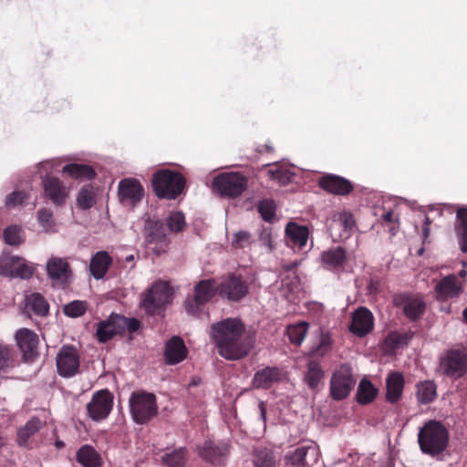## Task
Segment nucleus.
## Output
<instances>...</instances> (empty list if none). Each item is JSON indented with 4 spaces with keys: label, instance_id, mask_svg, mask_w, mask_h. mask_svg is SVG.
<instances>
[{
    "label": "nucleus",
    "instance_id": "4",
    "mask_svg": "<svg viewBox=\"0 0 467 467\" xmlns=\"http://www.w3.org/2000/svg\"><path fill=\"white\" fill-rule=\"evenodd\" d=\"M247 178L239 172H223L213 178L212 191L220 197L236 199L247 189Z\"/></svg>",
    "mask_w": 467,
    "mask_h": 467
},
{
    "label": "nucleus",
    "instance_id": "54",
    "mask_svg": "<svg viewBox=\"0 0 467 467\" xmlns=\"http://www.w3.org/2000/svg\"><path fill=\"white\" fill-rule=\"evenodd\" d=\"M258 241L268 252H272L274 249L272 229L269 227L263 228L259 234Z\"/></svg>",
    "mask_w": 467,
    "mask_h": 467
},
{
    "label": "nucleus",
    "instance_id": "19",
    "mask_svg": "<svg viewBox=\"0 0 467 467\" xmlns=\"http://www.w3.org/2000/svg\"><path fill=\"white\" fill-rule=\"evenodd\" d=\"M124 317L111 314L106 320L100 321L97 326L96 336L100 343H106L115 335L122 333Z\"/></svg>",
    "mask_w": 467,
    "mask_h": 467
},
{
    "label": "nucleus",
    "instance_id": "29",
    "mask_svg": "<svg viewBox=\"0 0 467 467\" xmlns=\"http://www.w3.org/2000/svg\"><path fill=\"white\" fill-rule=\"evenodd\" d=\"M387 393L386 399L388 401L394 403L398 401L402 394L404 388V379L399 372H394L389 375L387 379Z\"/></svg>",
    "mask_w": 467,
    "mask_h": 467
},
{
    "label": "nucleus",
    "instance_id": "12",
    "mask_svg": "<svg viewBox=\"0 0 467 467\" xmlns=\"http://www.w3.org/2000/svg\"><path fill=\"white\" fill-rule=\"evenodd\" d=\"M171 296L169 284L162 281L157 282L148 290L142 306L148 313L154 314L169 302Z\"/></svg>",
    "mask_w": 467,
    "mask_h": 467
},
{
    "label": "nucleus",
    "instance_id": "40",
    "mask_svg": "<svg viewBox=\"0 0 467 467\" xmlns=\"http://www.w3.org/2000/svg\"><path fill=\"white\" fill-rule=\"evenodd\" d=\"M436 385L432 381H423L417 385V399L420 403L428 404L436 398Z\"/></svg>",
    "mask_w": 467,
    "mask_h": 467
},
{
    "label": "nucleus",
    "instance_id": "11",
    "mask_svg": "<svg viewBox=\"0 0 467 467\" xmlns=\"http://www.w3.org/2000/svg\"><path fill=\"white\" fill-rule=\"evenodd\" d=\"M248 292V284L240 275L234 274L228 275L218 285L219 296L234 302L240 301Z\"/></svg>",
    "mask_w": 467,
    "mask_h": 467
},
{
    "label": "nucleus",
    "instance_id": "50",
    "mask_svg": "<svg viewBox=\"0 0 467 467\" xmlns=\"http://www.w3.org/2000/svg\"><path fill=\"white\" fill-rule=\"evenodd\" d=\"M53 213L47 208H42L37 212V221L45 232H49L54 227Z\"/></svg>",
    "mask_w": 467,
    "mask_h": 467
},
{
    "label": "nucleus",
    "instance_id": "51",
    "mask_svg": "<svg viewBox=\"0 0 467 467\" xmlns=\"http://www.w3.org/2000/svg\"><path fill=\"white\" fill-rule=\"evenodd\" d=\"M252 244V234L247 231H238L234 234L232 245L234 248H245Z\"/></svg>",
    "mask_w": 467,
    "mask_h": 467
},
{
    "label": "nucleus",
    "instance_id": "17",
    "mask_svg": "<svg viewBox=\"0 0 467 467\" xmlns=\"http://www.w3.org/2000/svg\"><path fill=\"white\" fill-rule=\"evenodd\" d=\"M47 274L54 284L65 285L72 276V270L66 258L51 256L47 262Z\"/></svg>",
    "mask_w": 467,
    "mask_h": 467
},
{
    "label": "nucleus",
    "instance_id": "16",
    "mask_svg": "<svg viewBox=\"0 0 467 467\" xmlns=\"http://www.w3.org/2000/svg\"><path fill=\"white\" fill-rule=\"evenodd\" d=\"M44 198L48 199L56 206H63L69 195V188L58 178L45 176L42 178Z\"/></svg>",
    "mask_w": 467,
    "mask_h": 467
},
{
    "label": "nucleus",
    "instance_id": "44",
    "mask_svg": "<svg viewBox=\"0 0 467 467\" xmlns=\"http://www.w3.org/2000/svg\"><path fill=\"white\" fill-rule=\"evenodd\" d=\"M88 309V302L84 300H74L65 305L63 312L69 317H79L83 316Z\"/></svg>",
    "mask_w": 467,
    "mask_h": 467
},
{
    "label": "nucleus",
    "instance_id": "64",
    "mask_svg": "<svg viewBox=\"0 0 467 467\" xmlns=\"http://www.w3.org/2000/svg\"><path fill=\"white\" fill-rule=\"evenodd\" d=\"M459 275L461 277H464L466 275V270L462 269L459 272Z\"/></svg>",
    "mask_w": 467,
    "mask_h": 467
},
{
    "label": "nucleus",
    "instance_id": "61",
    "mask_svg": "<svg viewBox=\"0 0 467 467\" xmlns=\"http://www.w3.org/2000/svg\"><path fill=\"white\" fill-rule=\"evenodd\" d=\"M134 259H135L134 254H129V255L125 256L123 261L125 263H133Z\"/></svg>",
    "mask_w": 467,
    "mask_h": 467
},
{
    "label": "nucleus",
    "instance_id": "47",
    "mask_svg": "<svg viewBox=\"0 0 467 467\" xmlns=\"http://www.w3.org/2000/svg\"><path fill=\"white\" fill-rule=\"evenodd\" d=\"M94 193L92 189L85 187L80 190L77 198V204L83 210L89 209L94 204Z\"/></svg>",
    "mask_w": 467,
    "mask_h": 467
},
{
    "label": "nucleus",
    "instance_id": "14",
    "mask_svg": "<svg viewBox=\"0 0 467 467\" xmlns=\"http://www.w3.org/2000/svg\"><path fill=\"white\" fill-rule=\"evenodd\" d=\"M319 459V451L316 444L307 443L301 445L285 455L286 464L302 465L312 467L316 465Z\"/></svg>",
    "mask_w": 467,
    "mask_h": 467
},
{
    "label": "nucleus",
    "instance_id": "3",
    "mask_svg": "<svg viewBox=\"0 0 467 467\" xmlns=\"http://www.w3.org/2000/svg\"><path fill=\"white\" fill-rule=\"evenodd\" d=\"M130 411L137 424H145L158 414L156 396L146 391L132 392L129 399Z\"/></svg>",
    "mask_w": 467,
    "mask_h": 467
},
{
    "label": "nucleus",
    "instance_id": "49",
    "mask_svg": "<svg viewBox=\"0 0 467 467\" xmlns=\"http://www.w3.org/2000/svg\"><path fill=\"white\" fill-rule=\"evenodd\" d=\"M258 212L265 222H272L275 216V205L271 200H263L258 204Z\"/></svg>",
    "mask_w": 467,
    "mask_h": 467
},
{
    "label": "nucleus",
    "instance_id": "31",
    "mask_svg": "<svg viewBox=\"0 0 467 467\" xmlns=\"http://www.w3.org/2000/svg\"><path fill=\"white\" fill-rule=\"evenodd\" d=\"M346 251L342 247L328 249L322 253L321 261L327 269H335L342 267L346 262Z\"/></svg>",
    "mask_w": 467,
    "mask_h": 467
},
{
    "label": "nucleus",
    "instance_id": "39",
    "mask_svg": "<svg viewBox=\"0 0 467 467\" xmlns=\"http://www.w3.org/2000/svg\"><path fill=\"white\" fill-rule=\"evenodd\" d=\"M187 451L181 447L162 456V462L168 467H184L187 461Z\"/></svg>",
    "mask_w": 467,
    "mask_h": 467
},
{
    "label": "nucleus",
    "instance_id": "1",
    "mask_svg": "<svg viewBox=\"0 0 467 467\" xmlns=\"http://www.w3.org/2000/svg\"><path fill=\"white\" fill-rule=\"evenodd\" d=\"M243 332L244 326L237 319L228 318L212 326V336L222 357L237 360L249 353L252 345Z\"/></svg>",
    "mask_w": 467,
    "mask_h": 467
},
{
    "label": "nucleus",
    "instance_id": "20",
    "mask_svg": "<svg viewBox=\"0 0 467 467\" xmlns=\"http://www.w3.org/2000/svg\"><path fill=\"white\" fill-rule=\"evenodd\" d=\"M373 328V315L365 308L359 307L352 315V322L349 326L351 333L358 337H364Z\"/></svg>",
    "mask_w": 467,
    "mask_h": 467
},
{
    "label": "nucleus",
    "instance_id": "26",
    "mask_svg": "<svg viewBox=\"0 0 467 467\" xmlns=\"http://www.w3.org/2000/svg\"><path fill=\"white\" fill-rule=\"evenodd\" d=\"M229 445L226 442L214 443L207 441L203 443L200 454L201 456L213 463H220L227 456Z\"/></svg>",
    "mask_w": 467,
    "mask_h": 467
},
{
    "label": "nucleus",
    "instance_id": "55",
    "mask_svg": "<svg viewBox=\"0 0 467 467\" xmlns=\"http://www.w3.org/2000/svg\"><path fill=\"white\" fill-rule=\"evenodd\" d=\"M27 199L25 192H14L10 193L5 200V205L8 208L22 204Z\"/></svg>",
    "mask_w": 467,
    "mask_h": 467
},
{
    "label": "nucleus",
    "instance_id": "18",
    "mask_svg": "<svg viewBox=\"0 0 467 467\" xmlns=\"http://www.w3.org/2000/svg\"><path fill=\"white\" fill-rule=\"evenodd\" d=\"M143 194V187L134 178H126L119 182V198L122 203L134 206L141 200Z\"/></svg>",
    "mask_w": 467,
    "mask_h": 467
},
{
    "label": "nucleus",
    "instance_id": "10",
    "mask_svg": "<svg viewBox=\"0 0 467 467\" xmlns=\"http://www.w3.org/2000/svg\"><path fill=\"white\" fill-rule=\"evenodd\" d=\"M34 266L23 257L3 254L0 257V275L8 277L28 279L34 273Z\"/></svg>",
    "mask_w": 467,
    "mask_h": 467
},
{
    "label": "nucleus",
    "instance_id": "9",
    "mask_svg": "<svg viewBox=\"0 0 467 467\" xmlns=\"http://www.w3.org/2000/svg\"><path fill=\"white\" fill-rule=\"evenodd\" d=\"M144 237L147 248L155 254L161 255L168 252L171 241L161 221H147Z\"/></svg>",
    "mask_w": 467,
    "mask_h": 467
},
{
    "label": "nucleus",
    "instance_id": "5",
    "mask_svg": "<svg viewBox=\"0 0 467 467\" xmlns=\"http://www.w3.org/2000/svg\"><path fill=\"white\" fill-rule=\"evenodd\" d=\"M184 179L179 173L169 170L157 171L151 183L156 195L160 198L174 200L183 190Z\"/></svg>",
    "mask_w": 467,
    "mask_h": 467
},
{
    "label": "nucleus",
    "instance_id": "15",
    "mask_svg": "<svg viewBox=\"0 0 467 467\" xmlns=\"http://www.w3.org/2000/svg\"><path fill=\"white\" fill-rule=\"evenodd\" d=\"M57 368L64 378L73 377L79 368V356L76 348L63 346L57 355Z\"/></svg>",
    "mask_w": 467,
    "mask_h": 467
},
{
    "label": "nucleus",
    "instance_id": "13",
    "mask_svg": "<svg viewBox=\"0 0 467 467\" xmlns=\"http://www.w3.org/2000/svg\"><path fill=\"white\" fill-rule=\"evenodd\" d=\"M113 407V396L108 389H102L93 394L87 405L89 417L99 421L106 419Z\"/></svg>",
    "mask_w": 467,
    "mask_h": 467
},
{
    "label": "nucleus",
    "instance_id": "45",
    "mask_svg": "<svg viewBox=\"0 0 467 467\" xmlns=\"http://www.w3.org/2000/svg\"><path fill=\"white\" fill-rule=\"evenodd\" d=\"M15 365L14 355L9 346L0 343V373L6 372Z\"/></svg>",
    "mask_w": 467,
    "mask_h": 467
},
{
    "label": "nucleus",
    "instance_id": "25",
    "mask_svg": "<svg viewBox=\"0 0 467 467\" xmlns=\"http://www.w3.org/2000/svg\"><path fill=\"white\" fill-rule=\"evenodd\" d=\"M285 233L289 245L297 247L298 249H302L306 246L309 237V229L307 226L289 222L285 226Z\"/></svg>",
    "mask_w": 467,
    "mask_h": 467
},
{
    "label": "nucleus",
    "instance_id": "56",
    "mask_svg": "<svg viewBox=\"0 0 467 467\" xmlns=\"http://www.w3.org/2000/svg\"><path fill=\"white\" fill-rule=\"evenodd\" d=\"M124 325L122 326V332L127 328L130 332H135L140 327V322L136 318H126L124 317Z\"/></svg>",
    "mask_w": 467,
    "mask_h": 467
},
{
    "label": "nucleus",
    "instance_id": "59",
    "mask_svg": "<svg viewBox=\"0 0 467 467\" xmlns=\"http://www.w3.org/2000/svg\"><path fill=\"white\" fill-rule=\"evenodd\" d=\"M382 218H383L384 221H387V222H389V223L396 221L394 213L391 211H389V212L385 213L382 215Z\"/></svg>",
    "mask_w": 467,
    "mask_h": 467
},
{
    "label": "nucleus",
    "instance_id": "60",
    "mask_svg": "<svg viewBox=\"0 0 467 467\" xmlns=\"http://www.w3.org/2000/svg\"><path fill=\"white\" fill-rule=\"evenodd\" d=\"M299 264L297 262H294V263H291V264H285L283 265V268L286 271H290L294 268H296Z\"/></svg>",
    "mask_w": 467,
    "mask_h": 467
},
{
    "label": "nucleus",
    "instance_id": "8",
    "mask_svg": "<svg viewBox=\"0 0 467 467\" xmlns=\"http://www.w3.org/2000/svg\"><path fill=\"white\" fill-rule=\"evenodd\" d=\"M218 293V285L213 279L202 280L194 287L192 296H188L184 302L185 310L192 316H196L201 308Z\"/></svg>",
    "mask_w": 467,
    "mask_h": 467
},
{
    "label": "nucleus",
    "instance_id": "42",
    "mask_svg": "<svg viewBox=\"0 0 467 467\" xmlns=\"http://www.w3.org/2000/svg\"><path fill=\"white\" fill-rule=\"evenodd\" d=\"M412 338V333L391 332L385 338L384 344L389 349H396L406 346Z\"/></svg>",
    "mask_w": 467,
    "mask_h": 467
},
{
    "label": "nucleus",
    "instance_id": "30",
    "mask_svg": "<svg viewBox=\"0 0 467 467\" xmlns=\"http://www.w3.org/2000/svg\"><path fill=\"white\" fill-rule=\"evenodd\" d=\"M76 458L83 467H99L102 464L100 454L90 445L80 447Z\"/></svg>",
    "mask_w": 467,
    "mask_h": 467
},
{
    "label": "nucleus",
    "instance_id": "23",
    "mask_svg": "<svg viewBox=\"0 0 467 467\" xmlns=\"http://www.w3.org/2000/svg\"><path fill=\"white\" fill-rule=\"evenodd\" d=\"M434 292L438 300H446L458 296L462 292V287L454 275H449L437 282Z\"/></svg>",
    "mask_w": 467,
    "mask_h": 467
},
{
    "label": "nucleus",
    "instance_id": "33",
    "mask_svg": "<svg viewBox=\"0 0 467 467\" xmlns=\"http://www.w3.org/2000/svg\"><path fill=\"white\" fill-rule=\"evenodd\" d=\"M62 171L75 180H91L96 176L94 169L86 164H67L63 167Z\"/></svg>",
    "mask_w": 467,
    "mask_h": 467
},
{
    "label": "nucleus",
    "instance_id": "43",
    "mask_svg": "<svg viewBox=\"0 0 467 467\" xmlns=\"http://www.w3.org/2000/svg\"><path fill=\"white\" fill-rule=\"evenodd\" d=\"M307 329L308 325L306 322H300L296 325L288 326L286 333L290 342L297 346L301 345L306 336Z\"/></svg>",
    "mask_w": 467,
    "mask_h": 467
},
{
    "label": "nucleus",
    "instance_id": "22",
    "mask_svg": "<svg viewBox=\"0 0 467 467\" xmlns=\"http://www.w3.org/2000/svg\"><path fill=\"white\" fill-rule=\"evenodd\" d=\"M16 339L26 359H30L36 355L38 337L32 330L27 328L17 330Z\"/></svg>",
    "mask_w": 467,
    "mask_h": 467
},
{
    "label": "nucleus",
    "instance_id": "58",
    "mask_svg": "<svg viewBox=\"0 0 467 467\" xmlns=\"http://www.w3.org/2000/svg\"><path fill=\"white\" fill-rule=\"evenodd\" d=\"M258 408H259V410H260V417H261V419L263 420V421H265L266 407H265V402H263V401L259 402Z\"/></svg>",
    "mask_w": 467,
    "mask_h": 467
},
{
    "label": "nucleus",
    "instance_id": "28",
    "mask_svg": "<svg viewBox=\"0 0 467 467\" xmlns=\"http://www.w3.org/2000/svg\"><path fill=\"white\" fill-rule=\"evenodd\" d=\"M111 257L106 251L97 252L90 260L89 269L92 276L97 279H102L111 265Z\"/></svg>",
    "mask_w": 467,
    "mask_h": 467
},
{
    "label": "nucleus",
    "instance_id": "7",
    "mask_svg": "<svg viewBox=\"0 0 467 467\" xmlns=\"http://www.w3.org/2000/svg\"><path fill=\"white\" fill-rule=\"evenodd\" d=\"M438 371L457 379L467 373V353L465 350L451 349L440 359Z\"/></svg>",
    "mask_w": 467,
    "mask_h": 467
},
{
    "label": "nucleus",
    "instance_id": "46",
    "mask_svg": "<svg viewBox=\"0 0 467 467\" xmlns=\"http://www.w3.org/2000/svg\"><path fill=\"white\" fill-rule=\"evenodd\" d=\"M254 465V467H275V461L272 451L267 449L256 451Z\"/></svg>",
    "mask_w": 467,
    "mask_h": 467
},
{
    "label": "nucleus",
    "instance_id": "38",
    "mask_svg": "<svg viewBox=\"0 0 467 467\" xmlns=\"http://www.w3.org/2000/svg\"><path fill=\"white\" fill-rule=\"evenodd\" d=\"M4 242L10 246H19L25 242V231L20 225L12 224L3 232Z\"/></svg>",
    "mask_w": 467,
    "mask_h": 467
},
{
    "label": "nucleus",
    "instance_id": "35",
    "mask_svg": "<svg viewBox=\"0 0 467 467\" xmlns=\"http://www.w3.org/2000/svg\"><path fill=\"white\" fill-rule=\"evenodd\" d=\"M402 304L404 314L411 320L420 317L425 310V304L419 297L408 296L403 299Z\"/></svg>",
    "mask_w": 467,
    "mask_h": 467
},
{
    "label": "nucleus",
    "instance_id": "37",
    "mask_svg": "<svg viewBox=\"0 0 467 467\" xmlns=\"http://www.w3.org/2000/svg\"><path fill=\"white\" fill-rule=\"evenodd\" d=\"M323 377L324 371L319 362L316 360H310L307 363L306 371L304 377L305 382L307 384V386L312 389H316Z\"/></svg>",
    "mask_w": 467,
    "mask_h": 467
},
{
    "label": "nucleus",
    "instance_id": "36",
    "mask_svg": "<svg viewBox=\"0 0 467 467\" xmlns=\"http://www.w3.org/2000/svg\"><path fill=\"white\" fill-rule=\"evenodd\" d=\"M377 395L378 389L369 380L362 379L357 389V401L359 404H368Z\"/></svg>",
    "mask_w": 467,
    "mask_h": 467
},
{
    "label": "nucleus",
    "instance_id": "53",
    "mask_svg": "<svg viewBox=\"0 0 467 467\" xmlns=\"http://www.w3.org/2000/svg\"><path fill=\"white\" fill-rule=\"evenodd\" d=\"M267 175L272 180L277 181L280 183H286V182L290 180L291 173L287 170L276 167L275 169H269Z\"/></svg>",
    "mask_w": 467,
    "mask_h": 467
},
{
    "label": "nucleus",
    "instance_id": "34",
    "mask_svg": "<svg viewBox=\"0 0 467 467\" xmlns=\"http://www.w3.org/2000/svg\"><path fill=\"white\" fill-rule=\"evenodd\" d=\"M43 426V422L36 417L31 418L24 426L17 431V442L24 446L29 439L36 434Z\"/></svg>",
    "mask_w": 467,
    "mask_h": 467
},
{
    "label": "nucleus",
    "instance_id": "27",
    "mask_svg": "<svg viewBox=\"0 0 467 467\" xmlns=\"http://www.w3.org/2000/svg\"><path fill=\"white\" fill-rule=\"evenodd\" d=\"M187 355V348L180 337H172L165 347V359L169 365H175L182 362Z\"/></svg>",
    "mask_w": 467,
    "mask_h": 467
},
{
    "label": "nucleus",
    "instance_id": "57",
    "mask_svg": "<svg viewBox=\"0 0 467 467\" xmlns=\"http://www.w3.org/2000/svg\"><path fill=\"white\" fill-rule=\"evenodd\" d=\"M430 224H431L430 218L428 216H425V222H424V225H423V228H422L423 243H426L428 241L429 236H430Z\"/></svg>",
    "mask_w": 467,
    "mask_h": 467
},
{
    "label": "nucleus",
    "instance_id": "21",
    "mask_svg": "<svg viewBox=\"0 0 467 467\" xmlns=\"http://www.w3.org/2000/svg\"><path fill=\"white\" fill-rule=\"evenodd\" d=\"M283 379V372L276 367H266L254 375L252 386L254 389H267Z\"/></svg>",
    "mask_w": 467,
    "mask_h": 467
},
{
    "label": "nucleus",
    "instance_id": "24",
    "mask_svg": "<svg viewBox=\"0 0 467 467\" xmlns=\"http://www.w3.org/2000/svg\"><path fill=\"white\" fill-rule=\"evenodd\" d=\"M319 186L327 192L337 195L348 194L353 189L349 181L333 174L323 176L319 181Z\"/></svg>",
    "mask_w": 467,
    "mask_h": 467
},
{
    "label": "nucleus",
    "instance_id": "2",
    "mask_svg": "<svg viewBox=\"0 0 467 467\" xmlns=\"http://www.w3.org/2000/svg\"><path fill=\"white\" fill-rule=\"evenodd\" d=\"M449 441L446 428L437 420H430L424 424L418 434V442L421 451L435 456L442 452Z\"/></svg>",
    "mask_w": 467,
    "mask_h": 467
},
{
    "label": "nucleus",
    "instance_id": "6",
    "mask_svg": "<svg viewBox=\"0 0 467 467\" xmlns=\"http://www.w3.org/2000/svg\"><path fill=\"white\" fill-rule=\"evenodd\" d=\"M356 384V379L349 364L340 365L333 373L329 382L330 396L335 400L346 399Z\"/></svg>",
    "mask_w": 467,
    "mask_h": 467
},
{
    "label": "nucleus",
    "instance_id": "52",
    "mask_svg": "<svg viewBox=\"0 0 467 467\" xmlns=\"http://www.w3.org/2000/svg\"><path fill=\"white\" fill-rule=\"evenodd\" d=\"M333 222L343 227L345 231L351 230L354 226L353 215L348 212L338 213L334 215Z\"/></svg>",
    "mask_w": 467,
    "mask_h": 467
},
{
    "label": "nucleus",
    "instance_id": "41",
    "mask_svg": "<svg viewBox=\"0 0 467 467\" xmlns=\"http://www.w3.org/2000/svg\"><path fill=\"white\" fill-rule=\"evenodd\" d=\"M26 306L36 315L44 317L48 313L49 306L46 299L37 293L26 297Z\"/></svg>",
    "mask_w": 467,
    "mask_h": 467
},
{
    "label": "nucleus",
    "instance_id": "62",
    "mask_svg": "<svg viewBox=\"0 0 467 467\" xmlns=\"http://www.w3.org/2000/svg\"><path fill=\"white\" fill-rule=\"evenodd\" d=\"M56 446H57V448H62V447H64V442H63V441H57L56 442Z\"/></svg>",
    "mask_w": 467,
    "mask_h": 467
},
{
    "label": "nucleus",
    "instance_id": "32",
    "mask_svg": "<svg viewBox=\"0 0 467 467\" xmlns=\"http://www.w3.org/2000/svg\"><path fill=\"white\" fill-rule=\"evenodd\" d=\"M455 233L459 241L461 250L467 253V209L459 208L456 213L454 224Z\"/></svg>",
    "mask_w": 467,
    "mask_h": 467
},
{
    "label": "nucleus",
    "instance_id": "48",
    "mask_svg": "<svg viewBox=\"0 0 467 467\" xmlns=\"http://www.w3.org/2000/svg\"><path fill=\"white\" fill-rule=\"evenodd\" d=\"M184 225L185 218L182 212H172L167 218V226L171 232H181Z\"/></svg>",
    "mask_w": 467,
    "mask_h": 467
},
{
    "label": "nucleus",
    "instance_id": "63",
    "mask_svg": "<svg viewBox=\"0 0 467 467\" xmlns=\"http://www.w3.org/2000/svg\"><path fill=\"white\" fill-rule=\"evenodd\" d=\"M462 317H463L464 320L467 321V306L464 308V310L462 312Z\"/></svg>",
    "mask_w": 467,
    "mask_h": 467
}]
</instances>
